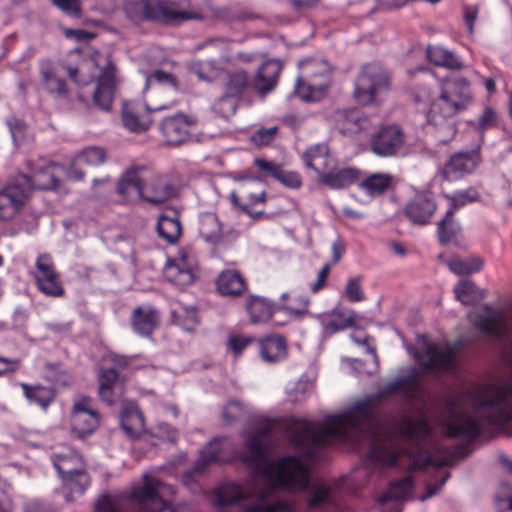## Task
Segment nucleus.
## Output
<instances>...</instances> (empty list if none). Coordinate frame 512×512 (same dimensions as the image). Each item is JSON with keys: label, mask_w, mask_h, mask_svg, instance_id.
I'll return each mask as SVG.
<instances>
[{"label": "nucleus", "mask_w": 512, "mask_h": 512, "mask_svg": "<svg viewBox=\"0 0 512 512\" xmlns=\"http://www.w3.org/2000/svg\"><path fill=\"white\" fill-rule=\"evenodd\" d=\"M192 123L184 114L164 118L159 126L160 132L170 145L184 143L190 136Z\"/></svg>", "instance_id": "22"}, {"label": "nucleus", "mask_w": 512, "mask_h": 512, "mask_svg": "<svg viewBox=\"0 0 512 512\" xmlns=\"http://www.w3.org/2000/svg\"><path fill=\"white\" fill-rule=\"evenodd\" d=\"M164 276L167 281L180 288L191 285L196 278V276L191 274V272L183 269L173 261L166 265L164 269Z\"/></svg>", "instance_id": "48"}, {"label": "nucleus", "mask_w": 512, "mask_h": 512, "mask_svg": "<svg viewBox=\"0 0 512 512\" xmlns=\"http://www.w3.org/2000/svg\"><path fill=\"white\" fill-rule=\"evenodd\" d=\"M222 66L215 60H198L192 63L191 71L199 80L212 82L222 73Z\"/></svg>", "instance_id": "47"}, {"label": "nucleus", "mask_w": 512, "mask_h": 512, "mask_svg": "<svg viewBox=\"0 0 512 512\" xmlns=\"http://www.w3.org/2000/svg\"><path fill=\"white\" fill-rule=\"evenodd\" d=\"M51 460L64 485L72 492L83 493L90 485L83 458L75 450L67 448L53 453Z\"/></svg>", "instance_id": "10"}, {"label": "nucleus", "mask_w": 512, "mask_h": 512, "mask_svg": "<svg viewBox=\"0 0 512 512\" xmlns=\"http://www.w3.org/2000/svg\"><path fill=\"white\" fill-rule=\"evenodd\" d=\"M363 277L358 275L350 277L345 286V295L350 302H360L365 300V294L362 289Z\"/></svg>", "instance_id": "56"}, {"label": "nucleus", "mask_w": 512, "mask_h": 512, "mask_svg": "<svg viewBox=\"0 0 512 512\" xmlns=\"http://www.w3.org/2000/svg\"><path fill=\"white\" fill-rule=\"evenodd\" d=\"M301 159L306 168L313 170L317 177L324 170L330 169L335 166L336 161L331 156L328 146L323 143H318L307 148L301 155Z\"/></svg>", "instance_id": "27"}, {"label": "nucleus", "mask_w": 512, "mask_h": 512, "mask_svg": "<svg viewBox=\"0 0 512 512\" xmlns=\"http://www.w3.org/2000/svg\"><path fill=\"white\" fill-rule=\"evenodd\" d=\"M419 365L427 373H455L457 370L456 355L450 347L439 348L427 342L417 353Z\"/></svg>", "instance_id": "12"}, {"label": "nucleus", "mask_w": 512, "mask_h": 512, "mask_svg": "<svg viewBox=\"0 0 512 512\" xmlns=\"http://www.w3.org/2000/svg\"><path fill=\"white\" fill-rule=\"evenodd\" d=\"M173 262L196 276L198 272V261L195 253L191 249L184 248L180 250Z\"/></svg>", "instance_id": "55"}, {"label": "nucleus", "mask_w": 512, "mask_h": 512, "mask_svg": "<svg viewBox=\"0 0 512 512\" xmlns=\"http://www.w3.org/2000/svg\"><path fill=\"white\" fill-rule=\"evenodd\" d=\"M144 418L139 411L131 412L122 417L121 426L126 434L130 437L138 435L139 431L143 428Z\"/></svg>", "instance_id": "53"}, {"label": "nucleus", "mask_w": 512, "mask_h": 512, "mask_svg": "<svg viewBox=\"0 0 512 512\" xmlns=\"http://www.w3.org/2000/svg\"><path fill=\"white\" fill-rule=\"evenodd\" d=\"M54 6L72 18H81L80 0H51Z\"/></svg>", "instance_id": "61"}, {"label": "nucleus", "mask_w": 512, "mask_h": 512, "mask_svg": "<svg viewBox=\"0 0 512 512\" xmlns=\"http://www.w3.org/2000/svg\"><path fill=\"white\" fill-rule=\"evenodd\" d=\"M413 485L414 482L410 476L393 481L390 483L387 492L379 495L376 501L382 505L387 502H395L389 510L384 512H402V506L398 502L405 500L409 496Z\"/></svg>", "instance_id": "31"}, {"label": "nucleus", "mask_w": 512, "mask_h": 512, "mask_svg": "<svg viewBox=\"0 0 512 512\" xmlns=\"http://www.w3.org/2000/svg\"><path fill=\"white\" fill-rule=\"evenodd\" d=\"M175 494L174 486L144 474L143 484L132 489L130 499L135 504V512H162ZM95 512H119V510L105 496L96 504Z\"/></svg>", "instance_id": "5"}, {"label": "nucleus", "mask_w": 512, "mask_h": 512, "mask_svg": "<svg viewBox=\"0 0 512 512\" xmlns=\"http://www.w3.org/2000/svg\"><path fill=\"white\" fill-rule=\"evenodd\" d=\"M437 209L434 197L429 192H420L414 195L406 205L403 212L406 218L416 225H427Z\"/></svg>", "instance_id": "19"}, {"label": "nucleus", "mask_w": 512, "mask_h": 512, "mask_svg": "<svg viewBox=\"0 0 512 512\" xmlns=\"http://www.w3.org/2000/svg\"><path fill=\"white\" fill-rule=\"evenodd\" d=\"M358 315L354 310L335 307L328 315L323 317V327L326 332L336 333L356 324Z\"/></svg>", "instance_id": "34"}, {"label": "nucleus", "mask_w": 512, "mask_h": 512, "mask_svg": "<svg viewBox=\"0 0 512 512\" xmlns=\"http://www.w3.org/2000/svg\"><path fill=\"white\" fill-rule=\"evenodd\" d=\"M482 162L480 147L472 150L458 151L450 155L444 165L443 174L446 178H462L476 171Z\"/></svg>", "instance_id": "17"}, {"label": "nucleus", "mask_w": 512, "mask_h": 512, "mask_svg": "<svg viewBox=\"0 0 512 512\" xmlns=\"http://www.w3.org/2000/svg\"><path fill=\"white\" fill-rule=\"evenodd\" d=\"M360 178V170L355 167L336 168L332 166L330 169L324 170L317 177L320 184L329 187L330 189L338 190L347 188Z\"/></svg>", "instance_id": "24"}, {"label": "nucleus", "mask_w": 512, "mask_h": 512, "mask_svg": "<svg viewBox=\"0 0 512 512\" xmlns=\"http://www.w3.org/2000/svg\"><path fill=\"white\" fill-rule=\"evenodd\" d=\"M455 297L463 305H473L482 298L481 291L469 279L460 280L454 287Z\"/></svg>", "instance_id": "45"}, {"label": "nucleus", "mask_w": 512, "mask_h": 512, "mask_svg": "<svg viewBox=\"0 0 512 512\" xmlns=\"http://www.w3.org/2000/svg\"><path fill=\"white\" fill-rule=\"evenodd\" d=\"M331 84V71L324 61H308L295 83L296 95L306 101L321 100Z\"/></svg>", "instance_id": "8"}, {"label": "nucleus", "mask_w": 512, "mask_h": 512, "mask_svg": "<svg viewBox=\"0 0 512 512\" xmlns=\"http://www.w3.org/2000/svg\"><path fill=\"white\" fill-rule=\"evenodd\" d=\"M281 70L282 64L279 60L273 59L264 62L257 70L253 81V88L261 96L271 92L277 85Z\"/></svg>", "instance_id": "30"}, {"label": "nucleus", "mask_w": 512, "mask_h": 512, "mask_svg": "<svg viewBox=\"0 0 512 512\" xmlns=\"http://www.w3.org/2000/svg\"><path fill=\"white\" fill-rule=\"evenodd\" d=\"M389 87L386 71L378 64H367L355 80L353 97L362 106L377 104L381 101V94Z\"/></svg>", "instance_id": "9"}, {"label": "nucleus", "mask_w": 512, "mask_h": 512, "mask_svg": "<svg viewBox=\"0 0 512 512\" xmlns=\"http://www.w3.org/2000/svg\"><path fill=\"white\" fill-rule=\"evenodd\" d=\"M483 312L474 320L475 327L480 332L490 334L498 339L505 338L509 327L504 311L493 309L486 304L483 306Z\"/></svg>", "instance_id": "21"}, {"label": "nucleus", "mask_w": 512, "mask_h": 512, "mask_svg": "<svg viewBox=\"0 0 512 512\" xmlns=\"http://www.w3.org/2000/svg\"><path fill=\"white\" fill-rule=\"evenodd\" d=\"M448 266L457 275H469L480 271L483 267V261L476 256L466 259L455 257L449 261Z\"/></svg>", "instance_id": "49"}, {"label": "nucleus", "mask_w": 512, "mask_h": 512, "mask_svg": "<svg viewBox=\"0 0 512 512\" xmlns=\"http://www.w3.org/2000/svg\"><path fill=\"white\" fill-rule=\"evenodd\" d=\"M182 227L180 220L176 214L173 215L162 214L158 218L157 232L160 238L169 244L175 243L181 235Z\"/></svg>", "instance_id": "42"}, {"label": "nucleus", "mask_w": 512, "mask_h": 512, "mask_svg": "<svg viewBox=\"0 0 512 512\" xmlns=\"http://www.w3.org/2000/svg\"><path fill=\"white\" fill-rule=\"evenodd\" d=\"M333 121L342 134L349 136L368 132L373 127L372 120L358 109H338Z\"/></svg>", "instance_id": "18"}, {"label": "nucleus", "mask_w": 512, "mask_h": 512, "mask_svg": "<svg viewBox=\"0 0 512 512\" xmlns=\"http://www.w3.org/2000/svg\"><path fill=\"white\" fill-rule=\"evenodd\" d=\"M259 352L267 363H277L286 359L288 355L287 343L280 335H270L260 340Z\"/></svg>", "instance_id": "35"}, {"label": "nucleus", "mask_w": 512, "mask_h": 512, "mask_svg": "<svg viewBox=\"0 0 512 512\" xmlns=\"http://www.w3.org/2000/svg\"><path fill=\"white\" fill-rule=\"evenodd\" d=\"M43 378L55 385H65L67 383L66 374L58 363H45Z\"/></svg>", "instance_id": "54"}, {"label": "nucleus", "mask_w": 512, "mask_h": 512, "mask_svg": "<svg viewBox=\"0 0 512 512\" xmlns=\"http://www.w3.org/2000/svg\"><path fill=\"white\" fill-rule=\"evenodd\" d=\"M245 414V409L242 403L236 400H230L224 406L222 411L223 422L231 425L240 419Z\"/></svg>", "instance_id": "57"}, {"label": "nucleus", "mask_w": 512, "mask_h": 512, "mask_svg": "<svg viewBox=\"0 0 512 512\" xmlns=\"http://www.w3.org/2000/svg\"><path fill=\"white\" fill-rule=\"evenodd\" d=\"M393 186V177L388 173H373L359 183V188L370 197H378Z\"/></svg>", "instance_id": "40"}, {"label": "nucleus", "mask_w": 512, "mask_h": 512, "mask_svg": "<svg viewBox=\"0 0 512 512\" xmlns=\"http://www.w3.org/2000/svg\"><path fill=\"white\" fill-rule=\"evenodd\" d=\"M159 311L151 305L136 307L131 315L133 331L141 337H150L160 323Z\"/></svg>", "instance_id": "25"}, {"label": "nucleus", "mask_w": 512, "mask_h": 512, "mask_svg": "<svg viewBox=\"0 0 512 512\" xmlns=\"http://www.w3.org/2000/svg\"><path fill=\"white\" fill-rule=\"evenodd\" d=\"M75 158L76 164H85L87 166L97 167L105 163L107 153L102 147L89 146L81 150Z\"/></svg>", "instance_id": "51"}, {"label": "nucleus", "mask_w": 512, "mask_h": 512, "mask_svg": "<svg viewBox=\"0 0 512 512\" xmlns=\"http://www.w3.org/2000/svg\"><path fill=\"white\" fill-rule=\"evenodd\" d=\"M427 58L433 64L448 69H460L461 60L450 50L442 46H428L426 50Z\"/></svg>", "instance_id": "43"}, {"label": "nucleus", "mask_w": 512, "mask_h": 512, "mask_svg": "<svg viewBox=\"0 0 512 512\" xmlns=\"http://www.w3.org/2000/svg\"><path fill=\"white\" fill-rule=\"evenodd\" d=\"M143 170L144 167H131L123 173L117 184V193L121 196L122 201L129 203L135 198H140L142 189L140 173Z\"/></svg>", "instance_id": "32"}, {"label": "nucleus", "mask_w": 512, "mask_h": 512, "mask_svg": "<svg viewBox=\"0 0 512 512\" xmlns=\"http://www.w3.org/2000/svg\"><path fill=\"white\" fill-rule=\"evenodd\" d=\"M23 395L29 404L37 405L46 410L55 398L54 390L42 385L20 383Z\"/></svg>", "instance_id": "41"}, {"label": "nucleus", "mask_w": 512, "mask_h": 512, "mask_svg": "<svg viewBox=\"0 0 512 512\" xmlns=\"http://www.w3.org/2000/svg\"><path fill=\"white\" fill-rule=\"evenodd\" d=\"M445 406L446 435L472 441L485 426L502 428L512 421V385L494 387L487 397L481 387L458 392L446 399Z\"/></svg>", "instance_id": "2"}, {"label": "nucleus", "mask_w": 512, "mask_h": 512, "mask_svg": "<svg viewBox=\"0 0 512 512\" xmlns=\"http://www.w3.org/2000/svg\"><path fill=\"white\" fill-rule=\"evenodd\" d=\"M391 394H400L407 403L418 398L419 389L412 375L397 377L373 395L352 404L343 414L329 416L320 425L298 420L288 429V436L296 449L306 458L316 459L321 449L336 442L359 446L364 439L372 442L365 462L379 468L396 467L418 470L428 459L421 442L430 429L425 420L414 421L404 416L396 432L385 430L376 415L374 404Z\"/></svg>", "instance_id": "1"}, {"label": "nucleus", "mask_w": 512, "mask_h": 512, "mask_svg": "<svg viewBox=\"0 0 512 512\" xmlns=\"http://www.w3.org/2000/svg\"><path fill=\"white\" fill-rule=\"evenodd\" d=\"M152 84L176 87V80L169 72L154 70L146 77L145 88H148Z\"/></svg>", "instance_id": "60"}, {"label": "nucleus", "mask_w": 512, "mask_h": 512, "mask_svg": "<svg viewBox=\"0 0 512 512\" xmlns=\"http://www.w3.org/2000/svg\"><path fill=\"white\" fill-rule=\"evenodd\" d=\"M446 198L450 201L449 210L455 212L466 204L479 201L480 193L477 187L471 186L463 190H457L452 195H447Z\"/></svg>", "instance_id": "50"}, {"label": "nucleus", "mask_w": 512, "mask_h": 512, "mask_svg": "<svg viewBox=\"0 0 512 512\" xmlns=\"http://www.w3.org/2000/svg\"><path fill=\"white\" fill-rule=\"evenodd\" d=\"M123 126L133 133L146 132L151 124V110L143 104H124L122 110Z\"/></svg>", "instance_id": "23"}, {"label": "nucleus", "mask_w": 512, "mask_h": 512, "mask_svg": "<svg viewBox=\"0 0 512 512\" xmlns=\"http://www.w3.org/2000/svg\"><path fill=\"white\" fill-rule=\"evenodd\" d=\"M124 10L133 21H152L168 26L201 19L199 13L181 10L179 4L171 0H125Z\"/></svg>", "instance_id": "6"}, {"label": "nucleus", "mask_w": 512, "mask_h": 512, "mask_svg": "<svg viewBox=\"0 0 512 512\" xmlns=\"http://www.w3.org/2000/svg\"><path fill=\"white\" fill-rule=\"evenodd\" d=\"M60 64L51 59L39 61V74L44 90L56 99H66L69 89L66 80L59 75Z\"/></svg>", "instance_id": "20"}, {"label": "nucleus", "mask_w": 512, "mask_h": 512, "mask_svg": "<svg viewBox=\"0 0 512 512\" xmlns=\"http://www.w3.org/2000/svg\"><path fill=\"white\" fill-rule=\"evenodd\" d=\"M176 323L185 331H193L198 324L196 309H184L181 312L174 313Z\"/></svg>", "instance_id": "58"}, {"label": "nucleus", "mask_w": 512, "mask_h": 512, "mask_svg": "<svg viewBox=\"0 0 512 512\" xmlns=\"http://www.w3.org/2000/svg\"><path fill=\"white\" fill-rule=\"evenodd\" d=\"M117 85V67L112 61L111 56L107 55L106 63L101 67L97 77V86L93 94L94 104L103 111H110Z\"/></svg>", "instance_id": "14"}, {"label": "nucleus", "mask_w": 512, "mask_h": 512, "mask_svg": "<svg viewBox=\"0 0 512 512\" xmlns=\"http://www.w3.org/2000/svg\"><path fill=\"white\" fill-rule=\"evenodd\" d=\"M454 211L447 210L437 224V236L440 244H458L461 235V225L454 219Z\"/></svg>", "instance_id": "39"}, {"label": "nucleus", "mask_w": 512, "mask_h": 512, "mask_svg": "<svg viewBox=\"0 0 512 512\" xmlns=\"http://www.w3.org/2000/svg\"><path fill=\"white\" fill-rule=\"evenodd\" d=\"M100 424L99 413L92 408L91 400L83 397L74 403L71 413V429L78 438H85L95 432Z\"/></svg>", "instance_id": "16"}, {"label": "nucleus", "mask_w": 512, "mask_h": 512, "mask_svg": "<svg viewBox=\"0 0 512 512\" xmlns=\"http://www.w3.org/2000/svg\"><path fill=\"white\" fill-rule=\"evenodd\" d=\"M253 87L248 74L244 70L230 72L226 82V92L236 98L244 94L250 87Z\"/></svg>", "instance_id": "46"}, {"label": "nucleus", "mask_w": 512, "mask_h": 512, "mask_svg": "<svg viewBox=\"0 0 512 512\" xmlns=\"http://www.w3.org/2000/svg\"><path fill=\"white\" fill-rule=\"evenodd\" d=\"M59 180L50 172L49 169H43L36 172L33 177L26 175L20 176L11 185H19L26 190V199L32 189L51 190L59 186Z\"/></svg>", "instance_id": "37"}, {"label": "nucleus", "mask_w": 512, "mask_h": 512, "mask_svg": "<svg viewBox=\"0 0 512 512\" xmlns=\"http://www.w3.org/2000/svg\"><path fill=\"white\" fill-rule=\"evenodd\" d=\"M214 505H235L241 512H298L299 503L276 499L273 485L245 488L233 481L223 482L215 491Z\"/></svg>", "instance_id": "4"}, {"label": "nucleus", "mask_w": 512, "mask_h": 512, "mask_svg": "<svg viewBox=\"0 0 512 512\" xmlns=\"http://www.w3.org/2000/svg\"><path fill=\"white\" fill-rule=\"evenodd\" d=\"M6 125L9 128L11 136L14 142H17L21 139L25 132V123L21 119L11 116L6 119Z\"/></svg>", "instance_id": "64"}, {"label": "nucleus", "mask_w": 512, "mask_h": 512, "mask_svg": "<svg viewBox=\"0 0 512 512\" xmlns=\"http://www.w3.org/2000/svg\"><path fill=\"white\" fill-rule=\"evenodd\" d=\"M218 292L227 297H238L247 289V282L237 270H224L216 278Z\"/></svg>", "instance_id": "33"}, {"label": "nucleus", "mask_w": 512, "mask_h": 512, "mask_svg": "<svg viewBox=\"0 0 512 512\" xmlns=\"http://www.w3.org/2000/svg\"><path fill=\"white\" fill-rule=\"evenodd\" d=\"M277 130L276 126L260 128L252 135L251 140L257 146L268 145L274 140Z\"/></svg>", "instance_id": "63"}, {"label": "nucleus", "mask_w": 512, "mask_h": 512, "mask_svg": "<svg viewBox=\"0 0 512 512\" xmlns=\"http://www.w3.org/2000/svg\"><path fill=\"white\" fill-rule=\"evenodd\" d=\"M273 446V434L270 426L248 436L244 443V450L240 453V460L251 469H258L264 462L267 452Z\"/></svg>", "instance_id": "13"}, {"label": "nucleus", "mask_w": 512, "mask_h": 512, "mask_svg": "<svg viewBox=\"0 0 512 512\" xmlns=\"http://www.w3.org/2000/svg\"><path fill=\"white\" fill-rule=\"evenodd\" d=\"M264 472L274 486L301 493L306 502V512H326L337 506L334 488L321 482L311 483L307 466L297 456H285L269 462Z\"/></svg>", "instance_id": "3"}, {"label": "nucleus", "mask_w": 512, "mask_h": 512, "mask_svg": "<svg viewBox=\"0 0 512 512\" xmlns=\"http://www.w3.org/2000/svg\"><path fill=\"white\" fill-rule=\"evenodd\" d=\"M198 233L208 245H218L223 237V226L218 216L212 212L200 214Z\"/></svg>", "instance_id": "36"}, {"label": "nucleus", "mask_w": 512, "mask_h": 512, "mask_svg": "<svg viewBox=\"0 0 512 512\" xmlns=\"http://www.w3.org/2000/svg\"><path fill=\"white\" fill-rule=\"evenodd\" d=\"M472 99L470 84L461 76H454L443 83L440 96L431 104L427 114L428 122L442 126L465 109Z\"/></svg>", "instance_id": "7"}, {"label": "nucleus", "mask_w": 512, "mask_h": 512, "mask_svg": "<svg viewBox=\"0 0 512 512\" xmlns=\"http://www.w3.org/2000/svg\"><path fill=\"white\" fill-rule=\"evenodd\" d=\"M26 201V190L19 185H7L0 191V218H13Z\"/></svg>", "instance_id": "29"}, {"label": "nucleus", "mask_w": 512, "mask_h": 512, "mask_svg": "<svg viewBox=\"0 0 512 512\" xmlns=\"http://www.w3.org/2000/svg\"><path fill=\"white\" fill-rule=\"evenodd\" d=\"M495 504L499 512H512V487L507 483L501 484V492L495 495Z\"/></svg>", "instance_id": "59"}, {"label": "nucleus", "mask_w": 512, "mask_h": 512, "mask_svg": "<svg viewBox=\"0 0 512 512\" xmlns=\"http://www.w3.org/2000/svg\"><path fill=\"white\" fill-rule=\"evenodd\" d=\"M173 196V187L163 176H155L149 182L142 179L140 199L151 204H162Z\"/></svg>", "instance_id": "28"}, {"label": "nucleus", "mask_w": 512, "mask_h": 512, "mask_svg": "<svg viewBox=\"0 0 512 512\" xmlns=\"http://www.w3.org/2000/svg\"><path fill=\"white\" fill-rule=\"evenodd\" d=\"M275 180H277L284 186L292 189H297L302 184L301 176L299 175V173L295 171L284 170L282 167L280 169V172H278Z\"/></svg>", "instance_id": "62"}, {"label": "nucleus", "mask_w": 512, "mask_h": 512, "mask_svg": "<svg viewBox=\"0 0 512 512\" xmlns=\"http://www.w3.org/2000/svg\"><path fill=\"white\" fill-rule=\"evenodd\" d=\"M246 310L252 323L261 324L271 318L275 305L265 297L251 295L246 300Z\"/></svg>", "instance_id": "38"}, {"label": "nucleus", "mask_w": 512, "mask_h": 512, "mask_svg": "<svg viewBox=\"0 0 512 512\" xmlns=\"http://www.w3.org/2000/svg\"><path fill=\"white\" fill-rule=\"evenodd\" d=\"M407 136L398 124H388L374 132L370 139V150L379 157H394L405 150Z\"/></svg>", "instance_id": "11"}, {"label": "nucleus", "mask_w": 512, "mask_h": 512, "mask_svg": "<svg viewBox=\"0 0 512 512\" xmlns=\"http://www.w3.org/2000/svg\"><path fill=\"white\" fill-rule=\"evenodd\" d=\"M220 454V440L214 439L209 442L200 452V456L195 462L191 473L193 474H201L203 473L207 467L217 462Z\"/></svg>", "instance_id": "44"}, {"label": "nucleus", "mask_w": 512, "mask_h": 512, "mask_svg": "<svg viewBox=\"0 0 512 512\" xmlns=\"http://www.w3.org/2000/svg\"><path fill=\"white\" fill-rule=\"evenodd\" d=\"M212 109L215 114L227 119L236 112L237 98L226 92L213 104Z\"/></svg>", "instance_id": "52"}, {"label": "nucleus", "mask_w": 512, "mask_h": 512, "mask_svg": "<svg viewBox=\"0 0 512 512\" xmlns=\"http://www.w3.org/2000/svg\"><path fill=\"white\" fill-rule=\"evenodd\" d=\"M98 384L99 396L108 405H113L122 396L123 385L114 368L101 369L98 374Z\"/></svg>", "instance_id": "26"}, {"label": "nucleus", "mask_w": 512, "mask_h": 512, "mask_svg": "<svg viewBox=\"0 0 512 512\" xmlns=\"http://www.w3.org/2000/svg\"><path fill=\"white\" fill-rule=\"evenodd\" d=\"M35 266L36 272L34 273V279L38 290L50 297L63 296L64 288L50 254H40L36 259Z\"/></svg>", "instance_id": "15"}]
</instances>
